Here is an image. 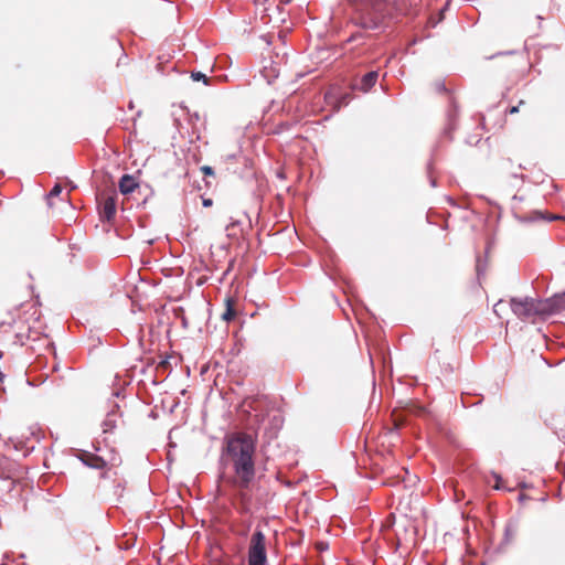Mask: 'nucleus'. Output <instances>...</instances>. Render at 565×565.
<instances>
[{
    "mask_svg": "<svg viewBox=\"0 0 565 565\" xmlns=\"http://www.w3.org/2000/svg\"><path fill=\"white\" fill-rule=\"evenodd\" d=\"M120 417L119 414V405L114 404L111 408L108 411L105 419L102 423L103 433L108 434L113 433L114 429L117 427L118 418Z\"/></svg>",
    "mask_w": 565,
    "mask_h": 565,
    "instance_id": "nucleus-7",
    "label": "nucleus"
},
{
    "mask_svg": "<svg viewBox=\"0 0 565 565\" xmlns=\"http://www.w3.org/2000/svg\"><path fill=\"white\" fill-rule=\"evenodd\" d=\"M201 171L205 174V175H214V170L212 167L210 166H203L201 167Z\"/></svg>",
    "mask_w": 565,
    "mask_h": 565,
    "instance_id": "nucleus-16",
    "label": "nucleus"
},
{
    "mask_svg": "<svg viewBox=\"0 0 565 565\" xmlns=\"http://www.w3.org/2000/svg\"><path fill=\"white\" fill-rule=\"evenodd\" d=\"M494 479H495L494 489H497V490H502V489H504L502 478H501L499 475L494 473Z\"/></svg>",
    "mask_w": 565,
    "mask_h": 565,
    "instance_id": "nucleus-15",
    "label": "nucleus"
},
{
    "mask_svg": "<svg viewBox=\"0 0 565 565\" xmlns=\"http://www.w3.org/2000/svg\"><path fill=\"white\" fill-rule=\"evenodd\" d=\"M235 317V311L232 307H227L226 311L223 313V319L226 321L232 320Z\"/></svg>",
    "mask_w": 565,
    "mask_h": 565,
    "instance_id": "nucleus-14",
    "label": "nucleus"
},
{
    "mask_svg": "<svg viewBox=\"0 0 565 565\" xmlns=\"http://www.w3.org/2000/svg\"><path fill=\"white\" fill-rule=\"evenodd\" d=\"M2 379H3V374H2V372L0 371V381H2Z\"/></svg>",
    "mask_w": 565,
    "mask_h": 565,
    "instance_id": "nucleus-23",
    "label": "nucleus"
},
{
    "mask_svg": "<svg viewBox=\"0 0 565 565\" xmlns=\"http://www.w3.org/2000/svg\"><path fill=\"white\" fill-rule=\"evenodd\" d=\"M519 111V106H512L510 109H509V113L510 114H516Z\"/></svg>",
    "mask_w": 565,
    "mask_h": 565,
    "instance_id": "nucleus-18",
    "label": "nucleus"
},
{
    "mask_svg": "<svg viewBox=\"0 0 565 565\" xmlns=\"http://www.w3.org/2000/svg\"><path fill=\"white\" fill-rule=\"evenodd\" d=\"M353 22L364 30L382 32L392 21L382 0H360L355 4Z\"/></svg>",
    "mask_w": 565,
    "mask_h": 565,
    "instance_id": "nucleus-2",
    "label": "nucleus"
},
{
    "mask_svg": "<svg viewBox=\"0 0 565 565\" xmlns=\"http://www.w3.org/2000/svg\"><path fill=\"white\" fill-rule=\"evenodd\" d=\"M430 184L431 186H436V180L434 178H430Z\"/></svg>",
    "mask_w": 565,
    "mask_h": 565,
    "instance_id": "nucleus-22",
    "label": "nucleus"
},
{
    "mask_svg": "<svg viewBox=\"0 0 565 565\" xmlns=\"http://www.w3.org/2000/svg\"><path fill=\"white\" fill-rule=\"evenodd\" d=\"M203 205H204L205 207L211 206V205H212V200H211V199H204V200H203Z\"/></svg>",
    "mask_w": 565,
    "mask_h": 565,
    "instance_id": "nucleus-17",
    "label": "nucleus"
},
{
    "mask_svg": "<svg viewBox=\"0 0 565 565\" xmlns=\"http://www.w3.org/2000/svg\"><path fill=\"white\" fill-rule=\"evenodd\" d=\"M502 305V300L494 305V312H498V308Z\"/></svg>",
    "mask_w": 565,
    "mask_h": 565,
    "instance_id": "nucleus-20",
    "label": "nucleus"
},
{
    "mask_svg": "<svg viewBox=\"0 0 565 565\" xmlns=\"http://www.w3.org/2000/svg\"><path fill=\"white\" fill-rule=\"evenodd\" d=\"M379 78V72L377 71H371L363 75L360 79L359 84H355V88L361 92H369L377 82Z\"/></svg>",
    "mask_w": 565,
    "mask_h": 565,
    "instance_id": "nucleus-9",
    "label": "nucleus"
},
{
    "mask_svg": "<svg viewBox=\"0 0 565 565\" xmlns=\"http://www.w3.org/2000/svg\"><path fill=\"white\" fill-rule=\"evenodd\" d=\"M392 22L402 18H413L419 11L422 0H382Z\"/></svg>",
    "mask_w": 565,
    "mask_h": 565,
    "instance_id": "nucleus-4",
    "label": "nucleus"
},
{
    "mask_svg": "<svg viewBox=\"0 0 565 565\" xmlns=\"http://www.w3.org/2000/svg\"><path fill=\"white\" fill-rule=\"evenodd\" d=\"M510 307L513 313L521 320L525 321L536 316H545L552 313L548 301L534 299L531 297L512 298Z\"/></svg>",
    "mask_w": 565,
    "mask_h": 565,
    "instance_id": "nucleus-3",
    "label": "nucleus"
},
{
    "mask_svg": "<svg viewBox=\"0 0 565 565\" xmlns=\"http://www.w3.org/2000/svg\"><path fill=\"white\" fill-rule=\"evenodd\" d=\"M137 186L138 183L135 181V178L130 174H124L119 180V191L122 194L132 193Z\"/></svg>",
    "mask_w": 565,
    "mask_h": 565,
    "instance_id": "nucleus-10",
    "label": "nucleus"
},
{
    "mask_svg": "<svg viewBox=\"0 0 565 565\" xmlns=\"http://www.w3.org/2000/svg\"><path fill=\"white\" fill-rule=\"evenodd\" d=\"M359 36H360V34H353L348 41L349 42L355 41Z\"/></svg>",
    "mask_w": 565,
    "mask_h": 565,
    "instance_id": "nucleus-19",
    "label": "nucleus"
},
{
    "mask_svg": "<svg viewBox=\"0 0 565 565\" xmlns=\"http://www.w3.org/2000/svg\"><path fill=\"white\" fill-rule=\"evenodd\" d=\"M266 537L262 530H256L249 542L248 565H266Z\"/></svg>",
    "mask_w": 565,
    "mask_h": 565,
    "instance_id": "nucleus-5",
    "label": "nucleus"
},
{
    "mask_svg": "<svg viewBox=\"0 0 565 565\" xmlns=\"http://www.w3.org/2000/svg\"><path fill=\"white\" fill-rule=\"evenodd\" d=\"M77 458L92 469L104 470L107 467V462L102 457L89 451H81Z\"/></svg>",
    "mask_w": 565,
    "mask_h": 565,
    "instance_id": "nucleus-6",
    "label": "nucleus"
},
{
    "mask_svg": "<svg viewBox=\"0 0 565 565\" xmlns=\"http://www.w3.org/2000/svg\"><path fill=\"white\" fill-rule=\"evenodd\" d=\"M116 195H107L100 204V217L104 221H111L116 214Z\"/></svg>",
    "mask_w": 565,
    "mask_h": 565,
    "instance_id": "nucleus-8",
    "label": "nucleus"
},
{
    "mask_svg": "<svg viewBox=\"0 0 565 565\" xmlns=\"http://www.w3.org/2000/svg\"><path fill=\"white\" fill-rule=\"evenodd\" d=\"M456 129L455 114L448 113V124L444 129V135L451 138V132Z\"/></svg>",
    "mask_w": 565,
    "mask_h": 565,
    "instance_id": "nucleus-11",
    "label": "nucleus"
},
{
    "mask_svg": "<svg viewBox=\"0 0 565 565\" xmlns=\"http://www.w3.org/2000/svg\"><path fill=\"white\" fill-rule=\"evenodd\" d=\"M62 193V186L60 184H55L53 189L50 191L47 195V200L50 201L52 198L58 196Z\"/></svg>",
    "mask_w": 565,
    "mask_h": 565,
    "instance_id": "nucleus-13",
    "label": "nucleus"
},
{
    "mask_svg": "<svg viewBox=\"0 0 565 565\" xmlns=\"http://www.w3.org/2000/svg\"><path fill=\"white\" fill-rule=\"evenodd\" d=\"M191 78L195 82L202 81L205 85L209 84L207 76L205 74H203L202 72H192Z\"/></svg>",
    "mask_w": 565,
    "mask_h": 565,
    "instance_id": "nucleus-12",
    "label": "nucleus"
},
{
    "mask_svg": "<svg viewBox=\"0 0 565 565\" xmlns=\"http://www.w3.org/2000/svg\"><path fill=\"white\" fill-rule=\"evenodd\" d=\"M224 444L221 458L232 465L234 472L228 482L241 490H247L256 475V441L247 433H233L225 437Z\"/></svg>",
    "mask_w": 565,
    "mask_h": 565,
    "instance_id": "nucleus-1",
    "label": "nucleus"
},
{
    "mask_svg": "<svg viewBox=\"0 0 565 565\" xmlns=\"http://www.w3.org/2000/svg\"><path fill=\"white\" fill-rule=\"evenodd\" d=\"M437 88H438V90H440V92H441V90H446V87H445V85H444L443 83H441V84H438Z\"/></svg>",
    "mask_w": 565,
    "mask_h": 565,
    "instance_id": "nucleus-21",
    "label": "nucleus"
}]
</instances>
